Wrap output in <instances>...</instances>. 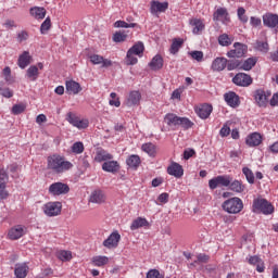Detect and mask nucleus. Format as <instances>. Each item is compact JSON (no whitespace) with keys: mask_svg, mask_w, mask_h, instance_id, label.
Masks as SVG:
<instances>
[{"mask_svg":"<svg viewBox=\"0 0 278 278\" xmlns=\"http://www.w3.org/2000/svg\"><path fill=\"white\" fill-rule=\"evenodd\" d=\"M47 162L48 170H52L55 175H62V173H66V170H71V168H73V163L64 160V156L59 154L48 156Z\"/></svg>","mask_w":278,"mask_h":278,"instance_id":"nucleus-1","label":"nucleus"},{"mask_svg":"<svg viewBox=\"0 0 278 278\" xmlns=\"http://www.w3.org/2000/svg\"><path fill=\"white\" fill-rule=\"evenodd\" d=\"M142 53H144V43L139 41L127 51L125 60L127 66H134V64H138V58H136V55L142 58Z\"/></svg>","mask_w":278,"mask_h":278,"instance_id":"nucleus-2","label":"nucleus"},{"mask_svg":"<svg viewBox=\"0 0 278 278\" xmlns=\"http://www.w3.org/2000/svg\"><path fill=\"white\" fill-rule=\"evenodd\" d=\"M222 207L224 212H227L228 214H240V211L244 210V203L240 198L235 197L226 200L222 204Z\"/></svg>","mask_w":278,"mask_h":278,"instance_id":"nucleus-3","label":"nucleus"},{"mask_svg":"<svg viewBox=\"0 0 278 278\" xmlns=\"http://www.w3.org/2000/svg\"><path fill=\"white\" fill-rule=\"evenodd\" d=\"M231 181H233V178L229 175H222L214 177L208 181V187L211 190H216V188H229Z\"/></svg>","mask_w":278,"mask_h":278,"instance_id":"nucleus-4","label":"nucleus"},{"mask_svg":"<svg viewBox=\"0 0 278 278\" xmlns=\"http://www.w3.org/2000/svg\"><path fill=\"white\" fill-rule=\"evenodd\" d=\"M275 208L273 204L265 199H255L253 201V212H262V214H273Z\"/></svg>","mask_w":278,"mask_h":278,"instance_id":"nucleus-5","label":"nucleus"},{"mask_svg":"<svg viewBox=\"0 0 278 278\" xmlns=\"http://www.w3.org/2000/svg\"><path fill=\"white\" fill-rule=\"evenodd\" d=\"M48 192L51 197H61L62 194H68L71 188L64 182H54L50 185Z\"/></svg>","mask_w":278,"mask_h":278,"instance_id":"nucleus-6","label":"nucleus"},{"mask_svg":"<svg viewBox=\"0 0 278 278\" xmlns=\"http://www.w3.org/2000/svg\"><path fill=\"white\" fill-rule=\"evenodd\" d=\"M43 212L46 216H59L62 213L61 202H48L43 206Z\"/></svg>","mask_w":278,"mask_h":278,"instance_id":"nucleus-7","label":"nucleus"},{"mask_svg":"<svg viewBox=\"0 0 278 278\" xmlns=\"http://www.w3.org/2000/svg\"><path fill=\"white\" fill-rule=\"evenodd\" d=\"M248 49L247 45L235 42L233 49L227 52V58H244Z\"/></svg>","mask_w":278,"mask_h":278,"instance_id":"nucleus-8","label":"nucleus"},{"mask_svg":"<svg viewBox=\"0 0 278 278\" xmlns=\"http://www.w3.org/2000/svg\"><path fill=\"white\" fill-rule=\"evenodd\" d=\"M232 83L236 84V86H241L242 88H248V86H251L253 84V78L251 75L244 74V73H238L233 78Z\"/></svg>","mask_w":278,"mask_h":278,"instance_id":"nucleus-9","label":"nucleus"},{"mask_svg":"<svg viewBox=\"0 0 278 278\" xmlns=\"http://www.w3.org/2000/svg\"><path fill=\"white\" fill-rule=\"evenodd\" d=\"M270 97V91H265L263 89H257L254 92V99L255 102L260 108H266V104L268 103V98Z\"/></svg>","mask_w":278,"mask_h":278,"instance_id":"nucleus-10","label":"nucleus"},{"mask_svg":"<svg viewBox=\"0 0 278 278\" xmlns=\"http://www.w3.org/2000/svg\"><path fill=\"white\" fill-rule=\"evenodd\" d=\"M140 101H142V93L138 90H132L126 99V105L128 108H134L135 105H140Z\"/></svg>","mask_w":278,"mask_h":278,"instance_id":"nucleus-11","label":"nucleus"},{"mask_svg":"<svg viewBox=\"0 0 278 278\" xmlns=\"http://www.w3.org/2000/svg\"><path fill=\"white\" fill-rule=\"evenodd\" d=\"M118 242H121V233H118V231H115L103 241V247H105L106 249H116V247H118Z\"/></svg>","mask_w":278,"mask_h":278,"instance_id":"nucleus-12","label":"nucleus"},{"mask_svg":"<svg viewBox=\"0 0 278 278\" xmlns=\"http://www.w3.org/2000/svg\"><path fill=\"white\" fill-rule=\"evenodd\" d=\"M89 60L91 64H94V65L101 64V68H110V66H112V60L104 59L99 54L89 55Z\"/></svg>","mask_w":278,"mask_h":278,"instance_id":"nucleus-13","label":"nucleus"},{"mask_svg":"<svg viewBox=\"0 0 278 278\" xmlns=\"http://www.w3.org/2000/svg\"><path fill=\"white\" fill-rule=\"evenodd\" d=\"M224 99L230 108H238L240 105V96L233 91L225 93Z\"/></svg>","mask_w":278,"mask_h":278,"instance_id":"nucleus-14","label":"nucleus"},{"mask_svg":"<svg viewBox=\"0 0 278 278\" xmlns=\"http://www.w3.org/2000/svg\"><path fill=\"white\" fill-rule=\"evenodd\" d=\"M29 14L36 21H42L47 16V9L45 7H31Z\"/></svg>","mask_w":278,"mask_h":278,"instance_id":"nucleus-15","label":"nucleus"},{"mask_svg":"<svg viewBox=\"0 0 278 278\" xmlns=\"http://www.w3.org/2000/svg\"><path fill=\"white\" fill-rule=\"evenodd\" d=\"M212 71L216 73H220L222 71L227 68V59L223 56L216 58L211 65Z\"/></svg>","mask_w":278,"mask_h":278,"instance_id":"nucleus-16","label":"nucleus"},{"mask_svg":"<svg viewBox=\"0 0 278 278\" xmlns=\"http://www.w3.org/2000/svg\"><path fill=\"white\" fill-rule=\"evenodd\" d=\"M263 24L265 27H270L271 29L278 25V15L273 13H266L263 15Z\"/></svg>","mask_w":278,"mask_h":278,"instance_id":"nucleus-17","label":"nucleus"},{"mask_svg":"<svg viewBox=\"0 0 278 278\" xmlns=\"http://www.w3.org/2000/svg\"><path fill=\"white\" fill-rule=\"evenodd\" d=\"M179 121H180V117L177 116L175 113H167L164 116V122L168 127H173V129H178Z\"/></svg>","mask_w":278,"mask_h":278,"instance_id":"nucleus-18","label":"nucleus"},{"mask_svg":"<svg viewBox=\"0 0 278 278\" xmlns=\"http://www.w3.org/2000/svg\"><path fill=\"white\" fill-rule=\"evenodd\" d=\"M89 203H97L101 205V203H105V193L102 190H94L91 192L89 197Z\"/></svg>","mask_w":278,"mask_h":278,"instance_id":"nucleus-19","label":"nucleus"},{"mask_svg":"<svg viewBox=\"0 0 278 278\" xmlns=\"http://www.w3.org/2000/svg\"><path fill=\"white\" fill-rule=\"evenodd\" d=\"M65 88L68 94H79L81 92V85L75 80H66Z\"/></svg>","mask_w":278,"mask_h":278,"instance_id":"nucleus-20","label":"nucleus"},{"mask_svg":"<svg viewBox=\"0 0 278 278\" xmlns=\"http://www.w3.org/2000/svg\"><path fill=\"white\" fill-rule=\"evenodd\" d=\"M27 273H29V266L27 263H17L15 265L14 275L17 278H25L27 277Z\"/></svg>","mask_w":278,"mask_h":278,"instance_id":"nucleus-21","label":"nucleus"},{"mask_svg":"<svg viewBox=\"0 0 278 278\" xmlns=\"http://www.w3.org/2000/svg\"><path fill=\"white\" fill-rule=\"evenodd\" d=\"M23 236H25V228L21 225L11 228L9 231L10 240H18L20 238H23Z\"/></svg>","mask_w":278,"mask_h":278,"instance_id":"nucleus-22","label":"nucleus"},{"mask_svg":"<svg viewBox=\"0 0 278 278\" xmlns=\"http://www.w3.org/2000/svg\"><path fill=\"white\" fill-rule=\"evenodd\" d=\"M31 64V56L29 55V51H24L17 60V66H20L22 70L27 68Z\"/></svg>","mask_w":278,"mask_h":278,"instance_id":"nucleus-23","label":"nucleus"},{"mask_svg":"<svg viewBox=\"0 0 278 278\" xmlns=\"http://www.w3.org/2000/svg\"><path fill=\"white\" fill-rule=\"evenodd\" d=\"M168 175H172L173 177H176L179 179V177H184V167L179 165V163H173L168 168H167Z\"/></svg>","mask_w":278,"mask_h":278,"instance_id":"nucleus-24","label":"nucleus"},{"mask_svg":"<svg viewBox=\"0 0 278 278\" xmlns=\"http://www.w3.org/2000/svg\"><path fill=\"white\" fill-rule=\"evenodd\" d=\"M245 143L248 147H260L262 144V135L260 132H253L247 137Z\"/></svg>","mask_w":278,"mask_h":278,"instance_id":"nucleus-25","label":"nucleus"},{"mask_svg":"<svg viewBox=\"0 0 278 278\" xmlns=\"http://www.w3.org/2000/svg\"><path fill=\"white\" fill-rule=\"evenodd\" d=\"M213 21H222V23H227V21H229V13L227 12V9H217L213 14Z\"/></svg>","mask_w":278,"mask_h":278,"instance_id":"nucleus-26","label":"nucleus"},{"mask_svg":"<svg viewBox=\"0 0 278 278\" xmlns=\"http://www.w3.org/2000/svg\"><path fill=\"white\" fill-rule=\"evenodd\" d=\"M121 165L116 161H106L102 164V170L105 173H118Z\"/></svg>","mask_w":278,"mask_h":278,"instance_id":"nucleus-27","label":"nucleus"},{"mask_svg":"<svg viewBox=\"0 0 278 278\" xmlns=\"http://www.w3.org/2000/svg\"><path fill=\"white\" fill-rule=\"evenodd\" d=\"M168 10V2L152 1L151 13L157 14V12H165Z\"/></svg>","mask_w":278,"mask_h":278,"instance_id":"nucleus-28","label":"nucleus"},{"mask_svg":"<svg viewBox=\"0 0 278 278\" xmlns=\"http://www.w3.org/2000/svg\"><path fill=\"white\" fill-rule=\"evenodd\" d=\"M149 66L151 71H160L164 66V59H162V55L156 54L149 63Z\"/></svg>","mask_w":278,"mask_h":278,"instance_id":"nucleus-29","label":"nucleus"},{"mask_svg":"<svg viewBox=\"0 0 278 278\" xmlns=\"http://www.w3.org/2000/svg\"><path fill=\"white\" fill-rule=\"evenodd\" d=\"M142 227H149V220H147L144 217L136 218L130 225L131 231H136V229H140Z\"/></svg>","mask_w":278,"mask_h":278,"instance_id":"nucleus-30","label":"nucleus"},{"mask_svg":"<svg viewBox=\"0 0 278 278\" xmlns=\"http://www.w3.org/2000/svg\"><path fill=\"white\" fill-rule=\"evenodd\" d=\"M190 25L193 27L192 31L195 35L201 34V31L205 29V24H203V21H201L200 18L190 20Z\"/></svg>","mask_w":278,"mask_h":278,"instance_id":"nucleus-31","label":"nucleus"},{"mask_svg":"<svg viewBox=\"0 0 278 278\" xmlns=\"http://www.w3.org/2000/svg\"><path fill=\"white\" fill-rule=\"evenodd\" d=\"M108 160H114V155L110 154V152L105 150L97 151L94 156L96 162H108Z\"/></svg>","mask_w":278,"mask_h":278,"instance_id":"nucleus-32","label":"nucleus"},{"mask_svg":"<svg viewBox=\"0 0 278 278\" xmlns=\"http://www.w3.org/2000/svg\"><path fill=\"white\" fill-rule=\"evenodd\" d=\"M39 75H40V72H38V66L36 65L29 66V68L26 71V77L30 81H36Z\"/></svg>","mask_w":278,"mask_h":278,"instance_id":"nucleus-33","label":"nucleus"},{"mask_svg":"<svg viewBox=\"0 0 278 278\" xmlns=\"http://www.w3.org/2000/svg\"><path fill=\"white\" fill-rule=\"evenodd\" d=\"M255 64H257V59L249 58L244 62L241 61L240 71H251Z\"/></svg>","mask_w":278,"mask_h":278,"instance_id":"nucleus-34","label":"nucleus"},{"mask_svg":"<svg viewBox=\"0 0 278 278\" xmlns=\"http://www.w3.org/2000/svg\"><path fill=\"white\" fill-rule=\"evenodd\" d=\"M229 188L230 190H232V192H237L238 194H240L244 192L245 187L240 180H231Z\"/></svg>","mask_w":278,"mask_h":278,"instance_id":"nucleus-35","label":"nucleus"},{"mask_svg":"<svg viewBox=\"0 0 278 278\" xmlns=\"http://www.w3.org/2000/svg\"><path fill=\"white\" fill-rule=\"evenodd\" d=\"M212 105L210 104H204L198 110V115L200 118H207L210 114H212Z\"/></svg>","mask_w":278,"mask_h":278,"instance_id":"nucleus-36","label":"nucleus"},{"mask_svg":"<svg viewBox=\"0 0 278 278\" xmlns=\"http://www.w3.org/2000/svg\"><path fill=\"white\" fill-rule=\"evenodd\" d=\"M184 45V39L181 38H175L172 42V46H170V53H173V55H175V53H178L179 52V49H181V46Z\"/></svg>","mask_w":278,"mask_h":278,"instance_id":"nucleus-37","label":"nucleus"},{"mask_svg":"<svg viewBox=\"0 0 278 278\" xmlns=\"http://www.w3.org/2000/svg\"><path fill=\"white\" fill-rule=\"evenodd\" d=\"M240 66H241L240 60L238 59L227 60V63H226L227 71H236V68L240 71Z\"/></svg>","mask_w":278,"mask_h":278,"instance_id":"nucleus-38","label":"nucleus"},{"mask_svg":"<svg viewBox=\"0 0 278 278\" xmlns=\"http://www.w3.org/2000/svg\"><path fill=\"white\" fill-rule=\"evenodd\" d=\"M126 163L130 168H138L140 166V156L132 154L127 159Z\"/></svg>","mask_w":278,"mask_h":278,"instance_id":"nucleus-39","label":"nucleus"},{"mask_svg":"<svg viewBox=\"0 0 278 278\" xmlns=\"http://www.w3.org/2000/svg\"><path fill=\"white\" fill-rule=\"evenodd\" d=\"M56 257L61 260V262H68L73 258V254L71 251L61 250L56 253Z\"/></svg>","mask_w":278,"mask_h":278,"instance_id":"nucleus-40","label":"nucleus"},{"mask_svg":"<svg viewBox=\"0 0 278 278\" xmlns=\"http://www.w3.org/2000/svg\"><path fill=\"white\" fill-rule=\"evenodd\" d=\"M242 173L245 176L248 184H255V175L253 174V170H251V168L243 167Z\"/></svg>","mask_w":278,"mask_h":278,"instance_id":"nucleus-41","label":"nucleus"},{"mask_svg":"<svg viewBox=\"0 0 278 278\" xmlns=\"http://www.w3.org/2000/svg\"><path fill=\"white\" fill-rule=\"evenodd\" d=\"M142 151H144V153H148V155L150 156H155V144L148 142V143H143L141 147Z\"/></svg>","mask_w":278,"mask_h":278,"instance_id":"nucleus-42","label":"nucleus"},{"mask_svg":"<svg viewBox=\"0 0 278 278\" xmlns=\"http://www.w3.org/2000/svg\"><path fill=\"white\" fill-rule=\"evenodd\" d=\"M0 94L5 99H12L14 97V91L10 88L3 87V81L0 83Z\"/></svg>","mask_w":278,"mask_h":278,"instance_id":"nucleus-43","label":"nucleus"},{"mask_svg":"<svg viewBox=\"0 0 278 278\" xmlns=\"http://www.w3.org/2000/svg\"><path fill=\"white\" fill-rule=\"evenodd\" d=\"M114 27L129 29V28L138 27V24H136V23H127L125 21H116L114 23Z\"/></svg>","mask_w":278,"mask_h":278,"instance_id":"nucleus-44","label":"nucleus"},{"mask_svg":"<svg viewBox=\"0 0 278 278\" xmlns=\"http://www.w3.org/2000/svg\"><path fill=\"white\" fill-rule=\"evenodd\" d=\"M127 40V31L119 30L113 35V42H125Z\"/></svg>","mask_w":278,"mask_h":278,"instance_id":"nucleus-45","label":"nucleus"},{"mask_svg":"<svg viewBox=\"0 0 278 278\" xmlns=\"http://www.w3.org/2000/svg\"><path fill=\"white\" fill-rule=\"evenodd\" d=\"M218 42H219L220 47H229L231 45V42H233V40H231V38H229V35L222 34L218 37Z\"/></svg>","mask_w":278,"mask_h":278,"instance_id":"nucleus-46","label":"nucleus"},{"mask_svg":"<svg viewBox=\"0 0 278 278\" xmlns=\"http://www.w3.org/2000/svg\"><path fill=\"white\" fill-rule=\"evenodd\" d=\"M237 16L243 24L249 23V16H247V10L244 8L241 7L237 10Z\"/></svg>","mask_w":278,"mask_h":278,"instance_id":"nucleus-47","label":"nucleus"},{"mask_svg":"<svg viewBox=\"0 0 278 278\" xmlns=\"http://www.w3.org/2000/svg\"><path fill=\"white\" fill-rule=\"evenodd\" d=\"M110 262V258L108 256H96L92 258V263L94 266H105Z\"/></svg>","mask_w":278,"mask_h":278,"instance_id":"nucleus-48","label":"nucleus"},{"mask_svg":"<svg viewBox=\"0 0 278 278\" xmlns=\"http://www.w3.org/2000/svg\"><path fill=\"white\" fill-rule=\"evenodd\" d=\"M51 29V17H47L40 26V34L45 35Z\"/></svg>","mask_w":278,"mask_h":278,"instance_id":"nucleus-49","label":"nucleus"},{"mask_svg":"<svg viewBox=\"0 0 278 278\" xmlns=\"http://www.w3.org/2000/svg\"><path fill=\"white\" fill-rule=\"evenodd\" d=\"M194 125L188 117H180L179 119V127L182 129H190Z\"/></svg>","mask_w":278,"mask_h":278,"instance_id":"nucleus-50","label":"nucleus"},{"mask_svg":"<svg viewBox=\"0 0 278 278\" xmlns=\"http://www.w3.org/2000/svg\"><path fill=\"white\" fill-rule=\"evenodd\" d=\"M26 109H27V105L23 103L14 104L12 108V114H15V115L23 114V112H25Z\"/></svg>","mask_w":278,"mask_h":278,"instance_id":"nucleus-51","label":"nucleus"},{"mask_svg":"<svg viewBox=\"0 0 278 278\" xmlns=\"http://www.w3.org/2000/svg\"><path fill=\"white\" fill-rule=\"evenodd\" d=\"M190 58L197 62H203V51L194 50L189 52Z\"/></svg>","mask_w":278,"mask_h":278,"instance_id":"nucleus-52","label":"nucleus"},{"mask_svg":"<svg viewBox=\"0 0 278 278\" xmlns=\"http://www.w3.org/2000/svg\"><path fill=\"white\" fill-rule=\"evenodd\" d=\"M79 119L80 118L77 115H75L74 113H72V112L67 113L66 121H67V123H70V125H73V127H75L77 125Z\"/></svg>","mask_w":278,"mask_h":278,"instance_id":"nucleus-53","label":"nucleus"},{"mask_svg":"<svg viewBox=\"0 0 278 278\" xmlns=\"http://www.w3.org/2000/svg\"><path fill=\"white\" fill-rule=\"evenodd\" d=\"M256 49H257V51H261L262 53H268V42L257 41Z\"/></svg>","mask_w":278,"mask_h":278,"instance_id":"nucleus-54","label":"nucleus"},{"mask_svg":"<svg viewBox=\"0 0 278 278\" xmlns=\"http://www.w3.org/2000/svg\"><path fill=\"white\" fill-rule=\"evenodd\" d=\"M72 151L73 153L79 154V153H84V143L83 142H75L72 146Z\"/></svg>","mask_w":278,"mask_h":278,"instance_id":"nucleus-55","label":"nucleus"},{"mask_svg":"<svg viewBox=\"0 0 278 278\" xmlns=\"http://www.w3.org/2000/svg\"><path fill=\"white\" fill-rule=\"evenodd\" d=\"M210 262V256L206 254H199L194 264H207Z\"/></svg>","mask_w":278,"mask_h":278,"instance_id":"nucleus-56","label":"nucleus"},{"mask_svg":"<svg viewBox=\"0 0 278 278\" xmlns=\"http://www.w3.org/2000/svg\"><path fill=\"white\" fill-rule=\"evenodd\" d=\"M147 278H164V276L160 274V270L151 269L148 271Z\"/></svg>","mask_w":278,"mask_h":278,"instance_id":"nucleus-57","label":"nucleus"},{"mask_svg":"<svg viewBox=\"0 0 278 278\" xmlns=\"http://www.w3.org/2000/svg\"><path fill=\"white\" fill-rule=\"evenodd\" d=\"M231 134V128H229V126L224 125L220 130H219V136L222 138H227V136H229Z\"/></svg>","mask_w":278,"mask_h":278,"instance_id":"nucleus-58","label":"nucleus"},{"mask_svg":"<svg viewBox=\"0 0 278 278\" xmlns=\"http://www.w3.org/2000/svg\"><path fill=\"white\" fill-rule=\"evenodd\" d=\"M250 25L252 27H262V18L255 17V16H251L250 17Z\"/></svg>","mask_w":278,"mask_h":278,"instance_id":"nucleus-59","label":"nucleus"},{"mask_svg":"<svg viewBox=\"0 0 278 278\" xmlns=\"http://www.w3.org/2000/svg\"><path fill=\"white\" fill-rule=\"evenodd\" d=\"M8 179H10L8 172L4 168H0V184H8Z\"/></svg>","mask_w":278,"mask_h":278,"instance_id":"nucleus-60","label":"nucleus"},{"mask_svg":"<svg viewBox=\"0 0 278 278\" xmlns=\"http://www.w3.org/2000/svg\"><path fill=\"white\" fill-rule=\"evenodd\" d=\"M29 38V34L26 30H22L17 34V41L25 42Z\"/></svg>","mask_w":278,"mask_h":278,"instance_id":"nucleus-61","label":"nucleus"},{"mask_svg":"<svg viewBox=\"0 0 278 278\" xmlns=\"http://www.w3.org/2000/svg\"><path fill=\"white\" fill-rule=\"evenodd\" d=\"M88 125H89L88 119H79L75 125V127H77V129H86L88 128Z\"/></svg>","mask_w":278,"mask_h":278,"instance_id":"nucleus-62","label":"nucleus"},{"mask_svg":"<svg viewBox=\"0 0 278 278\" xmlns=\"http://www.w3.org/2000/svg\"><path fill=\"white\" fill-rule=\"evenodd\" d=\"M9 195L8 190H5V182H0V199H5Z\"/></svg>","mask_w":278,"mask_h":278,"instance_id":"nucleus-63","label":"nucleus"},{"mask_svg":"<svg viewBox=\"0 0 278 278\" xmlns=\"http://www.w3.org/2000/svg\"><path fill=\"white\" fill-rule=\"evenodd\" d=\"M3 75H4L5 81H10V77H12V70L9 66L4 67Z\"/></svg>","mask_w":278,"mask_h":278,"instance_id":"nucleus-64","label":"nucleus"}]
</instances>
